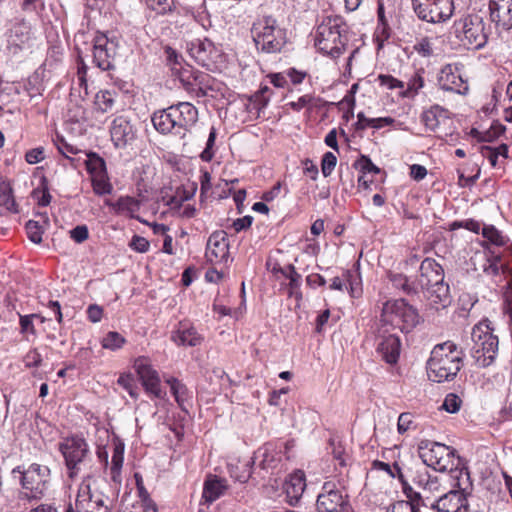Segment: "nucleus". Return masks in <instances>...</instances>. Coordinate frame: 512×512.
<instances>
[{
    "label": "nucleus",
    "mask_w": 512,
    "mask_h": 512,
    "mask_svg": "<svg viewBox=\"0 0 512 512\" xmlns=\"http://www.w3.org/2000/svg\"><path fill=\"white\" fill-rule=\"evenodd\" d=\"M418 453L423 466L431 467L438 472H449L452 486L462 490L472 488L470 472L454 448L425 439L419 443Z\"/></svg>",
    "instance_id": "f257e3e1"
},
{
    "label": "nucleus",
    "mask_w": 512,
    "mask_h": 512,
    "mask_svg": "<svg viewBox=\"0 0 512 512\" xmlns=\"http://www.w3.org/2000/svg\"><path fill=\"white\" fill-rule=\"evenodd\" d=\"M198 121V110L190 102H178L155 111L151 122L155 130L164 136L171 135L185 139Z\"/></svg>",
    "instance_id": "f03ea898"
},
{
    "label": "nucleus",
    "mask_w": 512,
    "mask_h": 512,
    "mask_svg": "<svg viewBox=\"0 0 512 512\" xmlns=\"http://www.w3.org/2000/svg\"><path fill=\"white\" fill-rule=\"evenodd\" d=\"M463 352L452 341L436 345L427 361L428 376L432 381L454 379L463 364Z\"/></svg>",
    "instance_id": "7ed1b4c3"
},
{
    "label": "nucleus",
    "mask_w": 512,
    "mask_h": 512,
    "mask_svg": "<svg viewBox=\"0 0 512 512\" xmlns=\"http://www.w3.org/2000/svg\"><path fill=\"white\" fill-rule=\"evenodd\" d=\"M348 41V25L342 16H327L317 27L315 46L323 54L338 58Z\"/></svg>",
    "instance_id": "20e7f679"
},
{
    "label": "nucleus",
    "mask_w": 512,
    "mask_h": 512,
    "mask_svg": "<svg viewBox=\"0 0 512 512\" xmlns=\"http://www.w3.org/2000/svg\"><path fill=\"white\" fill-rule=\"evenodd\" d=\"M473 345L470 355L474 364L479 368L492 365L499 350V338L495 334V328L489 319H483L472 328Z\"/></svg>",
    "instance_id": "39448f33"
},
{
    "label": "nucleus",
    "mask_w": 512,
    "mask_h": 512,
    "mask_svg": "<svg viewBox=\"0 0 512 512\" xmlns=\"http://www.w3.org/2000/svg\"><path fill=\"white\" fill-rule=\"evenodd\" d=\"M12 476L22 487V496L28 500H40L49 490L51 484V470L47 465L32 463L17 466L12 470Z\"/></svg>",
    "instance_id": "423d86ee"
},
{
    "label": "nucleus",
    "mask_w": 512,
    "mask_h": 512,
    "mask_svg": "<svg viewBox=\"0 0 512 512\" xmlns=\"http://www.w3.org/2000/svg\"><path fill=\"white\" fill-rule=\"evenodd\" d=\"M418 289L427 292V297L434 303L449 302V285L444 281L443 267L432 258H425L420 265L416 279Z\"/></svg>",
    "instance_id": "0eeeda50"
},
{
    "label": "nucleus",
    "mask_w": 512,
    "mask_h": 512,
    "mask_svg": "<svg viewBox=\"0 0 512 512\" xmlns=\"http://www.w3.org/2000/svg\"><path fill=\"white\" fill-rule=\"evenodd\" d=\"M251 33L257 49L265 53H279L287 42L286 30L271 16L254 22Z\"/></svg>",
    "instance_id": "6e6552de"
},
{
    "label": "nucleus",
    "mask_w": 512,
    "mask_h": 512,
    "mask_svg": "<svg viewBox=\"0 0 512 512\" xmlns=\"http://www.w3.org/2000/svg\"><path fill=\"white\" fill-rule=\"evenodd\" d=\"M420 320L417 309L405 299L400 298L384 303L380 321L383 326L389 325L399 328L403 333H408L420 323Z\"/></svg>",
    "instance_id": "1a4fd4ad"
},
{
    "label": "nucleus",
    "mask_w": 512,
    "mask_h": 512,
    "mask_svg": "<svg viewBox=\"0 0 512 512\" xmlns=\"http://www.w3.org/2000/svg\"><path fill=\"white\" fill-rule=\"evenodd\" d=\"M58 449L64 458L69 477H76L82 464L90 457L87 441L80 435H72L59 442Z\"/></svg>",
    "instance_id": "9d476101"
},
{
    "label": "nucleus",
    "mask_w": 512,
    "mask_h": 512,
    "mask_svg": "<svg viewBox=\"0 0 512 512\" xmlns=\"http://www.w3.org/2000/svg\"><path fill=\"white\" fill-rule=\"evenodd\" d=\"M456 36L464 43L474 49L483 48L488 40V33L485 30V22L478 14H469L454 24Z\"/></svg>",
    "instance_id": "9b49d317"
},
{
    "label": "nucleus",
    "mask_w": 512,
    "mask_h": 512,
    "mask_svg": "<svg viewBox=\"0 0 512 512\" xmlns=\"http://www.w3.org/2000/svg\"><path fill=\"white\" fill-rule=\"evenodd\" d=\"M92 63L101 71L114 70L118 40L114 35L97 31L92 39Z\"/></svg>",
    "instance_id": "f8f14e48"
},
{
    "label": "nucleus",
    "mask_w": 512,
    "mask_h": 512,
    "mask_svg": "<svg viewBox=\"0 0 512 512\" xmlns=\"http://www.w3.org/2000/svg\"><path fill=\"white\" fill-rule=\"evenodd\" d=\"M411 2L416 16L432 24L446 22L455 10L453 0H411Z\"/></svg>",
    "instance_id": "ddd939ff"
},
{
    "label": "nucleus",
    "mask_w": 512,
    "mask_h": 512,
    "mask_svg": "<svg viewBox=\"0 0 512 512\" xmlns=\"http://www.w3.org/2000/svg\"><path fill=\"white\" fill-rule=\"evenodd\" d=\"M112 501L99 485L82 484L75 500V512H110Z\"/></svg>",
    "instance_id": "4468645a"
},
{
    "label": "nucleus",
    "mask_w": 512,
    "mask_h": 512,
    "mask_svg": "<svg viewBox=\"0 0 512 512\" xmlns=\"http://www.w3.org/2000/svg\"><path fill=\"white\" fill-rule=\"evenodd\" d=\"M180 82L185 91L196 98L213 97L212 93L217 91L215 78L199 70H184Z\"/></svg>",
    "instance_id": "2eb2a0df"
},
{
    "label": "nucleus",
    "mask_w": 512,
    "mask_h": 512,
    "mask_svg": "<svg viewBox=\"0 0 512 512\" xmlns=\"http://www.w3.org/2000/svg\"><path fill=\"white\" fill-rule=\"evenodd\" d=\"M350 508L348 495L336 483L324 482L321 492L317 496V512H348Z\"/></svg>",
    "instance_id": "dca6fc26"
},
{
    "label": "nucleus",
    "mask_w": 512,
    "mask_h": 512,
    "mask_svg": "<svg viewBox=\"0 0 512 512\" xmlns=\"http://www.w3.org/2000/svg\"><path fill=\"white\" fill-rule=\"evenodd\" d=\"M470 490H462L453 486V489L443 493L437 500L429 503V508L436 512H470L468 496Z\"/></svg>",
    "instance_id": "f3484780"
},
{
    "label": "nucleus",
    "mask_w": 512,
    "mask_h": 512,
    "mask_svg": "<svg viewBox=\"0 0 512 512\" xmlns=\"http://www.w3.org/2000/svg\"><path fill=\"white\" fill-rule=\"evenodd\" d=\"M146 393L155 398L163 399L166 393L161 389V380L158 372L145 357H138L133 365Z\"/></svg>",
    "instance_id": "a211bd4d"
},
{
    "label": "nucleus",
    "mask_w": 512,
    "mask_h": 512,
    "mask_svg": "<svg viewBox=\"0 0 512 512\" xmlns=\"http://www.w3.org/2000/svg\"><path fill=\"white\" fill-rule=\"evenodd\" d=\"M438 84L442 90L460 95H466L469 90L466 80L462 77L461 68L456 63H449L442 67L438 77Z\"/></svg>",
    "instance_id": "6ab92c4d"
},
{
    "label": "nucleus",
    "mask_w": 512,
    "mask_h": 512,
    "mask_svg": "<svg viewBox=\"0 0 512 512\" xmlns=\"http://www.w3.org/2000/svg\"><path fill=\"white\" fill-rule=\"evenodd\" d=\"M228 235L223 230L214 231L208 238L205 257L211 264L227 263L229 260Z\"/></svg>",
    "instance_id": "aec40b11"
},
{
    "label": "nucleus",
    "mask_w": 512,
    "mask_h": 512,
    "mask_svg": "<svg viewBox=\"0 0 512 512\" xmlns=\"http://www.w3.org/2000/svg\"><path fill=\"white\" fill-rule=\"evenodd\" d=\"M110 137L116 148L124 149L135 141L137 129L130 119L121 115L113 119L110 126Z\"/></svg>",
    "instance_id": "412c9836"
},
{
    "label": "nucleus",
    "mask_w": 512,
    "mask_h": 512,
    "mask_svg": "<svg viewBox=\"0 0 512 512\" xmlns=\"http://www.w3.org/2000/svg\"><path fill=\"white\" fill-rule=\"evenodd\" d=\"M489 12L498 33L512 29V0H490Z\"/></svg>",
    "instance_id": "4be33fe9"
},
{
    "label": "nucleus",
    "mask_w": 512,
    "mask_h": 512,
    "mask_svg": "<svg viewBox=\"0 0 512 512\" xmlns=\"http://www.w3.org/2000/svg\"><path fill=\"white\" fill-rule=\"evenodd\" d=\"M412 482L421 488L425 493L434 495L444 491L442 488L441 479L431 474L427 467L420 466L416 468L411 476Z\"/></svg>",
    "instance_id": "5701e85b"
},
{
    "label": "nucleus",
    "mask_w": 512,
    "mask_h": 512,
    "mask_svg": "<svg viewBox=\"0 0 512 512\" xmlns=\"http://www.w3.org/2000/svg\"><path fill=\"white\" fill-rule=\"evenodd\" d=\"M306 488V478L303 471L298 470L290 474L285 480L283 489L287 502L295 506L299 503Z\"/></svg>",
    "instance_id": "b1692460"
},
{
    "label": "nucleus",
    "mask_w": 512,
    "mask_h": 512,
    "mask_svg": "<svg viewBox=\"0 0 512 512\" xmlns=\"http://www.w3.org/2000/svg\"><path fill=\"white\" fill-rule=\"evenodd\" d=\"M190 56L201 66L209 67L216 53L214 44L208 39H196L188 45Z\"/></svg>",
    "instance_id": "393cba45"
},
{
    "label": "nucleus",
    "mask_w": 512,
    "mask_h": 512,
    "mask_svg": "<svg viewBox=\"0 0 512 512\" xmlns=\"http://www.w3.org/2000/svg\"><path fill=\"white\" fill-rule=\"evenodd\" d=\"M376 350L386 363L396 364L400 356L401 340L395 334L381 336Z\"/></svg>",
    "instance_id": "a878e982"
},
{
    "label": "nucleus",
    "mask_w": 512,
    "mask_h": 512,
    "mask_svg": "<svg viewBox=\"0 0 512 512\" xmlns=\"http://www.w3.org/2000/svg\"><path fill=\"white\" fill-rule=\"evenodd\" d=\"M227 489L226 479L209 474L204 481L202 497L206 502L212 503L220 498Z\"/></svg>",
    "instance_id": "bb28decb"
},
{
    "label": "nucleus",
    "mask_w": 512,
    "mask_h": 512,
    "mask_svg": "<svg viewBox=\"0 0 512 512\" xmlns=\"http://www.w3.org/2000/svg\"><path fill=\"white\" fill-rule=\"evenodd\" d=\"M104 204L111 208L115 214H128L130 218H136L135 213L140 210V201L131 196H121L117 201L106 199Z\"/></svg>",
    "instance_id": "cd10ccee"
},
{
    "label": "nucleus",
    "mask_w": 512,
    "mask_h": 512,
    "mask_svg": "<svg viewBox=\"0 0 512 512\" xmlns=\"http://www.w3.org/2000/svg\"><path fill=\"white\" fill-rule=\"evenodd\" d=\"M172 341L177 345L195 347L202 343L203 337L194 327L180 325L171 336Z\"/></svg>",
    "instance_id": "c85d7f7f"
},
{
    "label": "nucleus",
    "mask_w": 512,
    "mask_h": 512,
    "mask_svg": "<svg viewBox=\"0 0 512 512\" xmlns=\"http://www.w3.org/2000/svg\"><path fill=\"white\" fill-rule=\"evenodd\" d=\"M38 220H29L26 225V233L29 240L35 244L42 242L43 233L49 228L50 220L46 212L37 214Z\"/></svg>",
    "instance_id": "c756f323"
},
{
    "label": "nucleus",
    "mask_w": 512,
    "mask_h": 512,
    "mask_svg": "<svg viewBox=\"0 0 512 512\" xmlns=\"http://www.w3.org/2000/svg\"><path fill=\"white\" fill-rule=\"evenodd\" d=\"M166 382L170 385L171 392L180 409L188 413V409L192 405V394L189 389L176 378H169Z\"/></svg>",
    "instance_id": "7c9ffc66"
},
{
    "label": "nucleus",
    "mask_w": 512,
    "mask_h": 512,
    "mask_svg": "<svg viewBox=\"0 0 512 512\" xmlns=\"http://www.w3.org/2000/svg\"><path fill=\"white\" fill-rule=\"evenodd\" d=\"M274 272L281 273L284 277L289 279V296L295 297L296 299H301L302 294L300 292L301 286V275L296 271V268L293 264L287 265L285 268L282 267H274Z\"/></svg>",
    "instance_id": "2f4dec72"
},
{
    "label": "nucleus",
    "mask_w": 512,
    "mask_h": 512,
    "mask_svg": "<svg viewBox=\"0 0 512 512\" xmlns=\"http://www.w3.org/2000/svg\"><path fill=\"white\" fill-rule=\"evenodd\" d=\"M118 96L119 95L116 91L100 90L94 97V110L97 113L102 114L111 112L114 108Z\"/></svg>",
    "instance_id": "473e14b6"
},
{
    "label": "nucleus",
    "mask_w": 512,
    "mask_h": 512,
    "mask_svg": "<svg viewBox=\"0 0 512 512\" xmlns=\"http://www.w3.org/2000/svg\"><path fill=\"white\" fill-rule=\"evenodd\" d=\"M253 467L254 458H250L243 463L239 461L237 464L229 465V474L233 479L244 484L251 478Z\"/></svg>",
    "instance_id": "72a5a7b5"
},
{
    "label": "nucleus",
    "mask_w": 512,
    "mask_h": 512,
    "mask_svg": "<svg viewBox=\"0 0 512 512\" xmlns=\"http://www.w3.org/2000/svg\"><path fill=\"white\" fill-rule=\"evenodd\" d=\"M124 443L117 441L113 445V453L111 460V479L114 483L120 484V471L124 461Z\"/></svg>",
    "instance_id": "f704fd0d"
},
{
    "label": "nucleus",
    "mask_w": 512,
    "mask_h": 512,
    "mask_svg": "<svg viewBox=\"0 0 512 512\" xmlns=\"http://www.w3.org/2000/svg\"><path fill=\"white\" fill-rule=\"evenodd\" d=\"M397 468L399 473V478L403 484V493L408 498L406 502H410L415 507L419 508L420 506L429 507L430 498L428 496H422L421 493L415 491L404 479L403 475L400 473V468L397 464L394 465Z\"/></svg>",
    "instance_id": "c9c22d12"
},
{
    "label": "nucleus",
    "mask_w": 512,
    "mask_h": 512,
    "mask_svg": "<svg viewBox=\"0 0 512 512\" xmlns=\"http://www.w3.org/2000/svg\"><path fill=\"white\" fill-rule=\"evenodd\" d=\"M389 280L394 288L402 290L406 295H415L419 292L416 280L411 282L409 278L402 273H390Z\"/></svg>",
    "instance_id": "e433bc0d"
},
{
    "label": "nucleus",
    "mask_w": 512,
    "mask_h": 512,
    "mask_svg": "<svg viewBox=\"0 0 512 512\" xmlns=\"http://www.w3.org/2000/svg\"><path fill=\"white\" fill-rule=\"evenodd\" d=\"M391 117L367 118L363 112L357 114V122L355 123L356 130H364L367 126L375 129H380L384 126H389L394 123Z\"/></svg>",
    "instance_id": "4c0bfd02"
},
{
    "label": "nucleus",
    "mask_w": 512,
    "mask_h": 512,
    "mask_svg": "<svg viewBox=\"0 0 512 512\" xmlns=\"http://www.w3.org/2000/svg\"><path fill=\"white\" fill-rule=\"evenodd\" d=\"M17 213V204L12 194V189L7 184H0V215Z\"/></svg>",
    "instance_id": "58836bf2"
},
{
    "label": "nucleus",
    "mask_w": 512,
    "mask_h": 512,
    "mask_svg": "<svg viewBox=\"0 0 512 512\" xmlns=\"http://www.w3.org/2000/svg\"><path fill=\"white\" fill-rule=\"evenodd\" d=\"M252 458H254V462L256 461V459L261 458L259 462V467L261 469L275 467L276 462L278 461L275 458L273 446L269 443L265 444L263 447H260L257 451H255Z\"/></svg>",
    "instance_id": "ea45409f"
},
{
    "label": "nucleus",
    "mask_w": 512,
    "mask_h": 512,
    "mask_svg": "<svg viewBox=\"0 0 512 512\" xmlns=\"http://www.w3.org/2000/svg\"><path fill=\"white\" fill-rule=\"evenodd\" d=\"M425 70L423 68L416 70L413 75L409 78L407 83V89L404 90L401 95L407 98H413L418 94L419 90L424 87Z\"/></svg>",
    "instance_id": "a19ab883"
},
{
    "label": "nucleus",
    "mask_w": 512,
    "mask_h": 512,
    "mask_svg": "<svg viewBox=\"0 0 512 512\" xmlns=\"http://www.w3.org/2000/svg\"><path fill=\"white\" fill-rule=\"evenodd\" d=\"M85 166L91 177L101 175L107 172L105 160L94 152H90L87 154Z\"/></svg>",
    "instance_id": "79ce46f5"
},
{
    "label": "nucleus",
    "mask_w": 512,
    "mask_h": 512,
    "mask_svg": "<svg viewBox=\"0 0 512 512\" xmlns=\"http://www.w3.org/2000/svg\"><path fill=\"white\" fill-rule=\"evenodd\" d=\"M92 187L94 193L99 196L111 194L113 191L107 172L92 177Z\"/></svg>",
    "instance_id": "37998d69"
},
{
    "label": "nucleus",
    "mask_w": 512,
    "mask_h": 512,
    "mask_svg": "<svg viewBox=\"0 0 512 512\" xmlns=\"http://www.w3.org/2000/svg\"><path fill=\"white\" fill-rule=\"evenodd\" d=\"M322 99L319 97H315L312 94H305L300 96L296 101H291L287 104L293 111L299 112L303 108H308L311 110L313 107L318 106V102H321Z\"/></svg>",
    "instance_id": "c03bdc74"
},
{
    "label": "nucleus",
    "mask_w": 512,
    "mask_h": 512,
    "mask_svg": "<svg viewBox=\"0 0 512 512\" xmlns=\"http://www.w3.org/2000/svg\"><path fill=\"white\" fill-rule=\"evenodd\" d=\"M126 343V339L116 331H109L101 340L104 349L111 351L119 350Z\"/></svg>",
    "instance_id": "a18cd8bd"
},
{
    "label": "nucleus",
    "mask_w": 512,
    "mask_h": 512,
    "mask_svg": "<svg viewBox=\"0 0 512 512\" xmlns=\"http://www.w3.org/2000/svg\"><path fill=\"white\" fill-rule=\"evenodd\" d=\"M440 112H442V109L438 105H435L422 113L421 120L427 129L431 131L436 130L439 126L438 113Z\"/></svg>",
    "instance_id": "49530a36"
},
{
    "label": "nucleus",
    "mask_w": 512,
    "mask_h": 512,
    "mask_svg": "<svg viewBox=\"0 0 512 512\" xmlns=\"http://www.w3.org/2000/svg\"><path fill=\"white\" fill-rule=\"evenodd\" d=\"M117 384L125 389L131 398L137 400L139 397L138 387L134 377L130 373H122L117 379Z\"/></svg>",
    "instance_id": "de8ad7c7"
},
{
    "label": "nucleus",
    "mask_w": 512,
    "mask_h": 512,
    "mask_svg": "<svg viewBox=\"0 0 512 512\" xmlns=\"http://www.w3.org/2000/svg\"><path fill=\"white\" fill-rule=\"evenodd\" d=\"M482 235L492 244L497 246H504L508 241V239L493 225H484L482 228Z\"/></svg>",
    "instance_id": "09e8293b"
},
{
    "label": "nucleus",
    "mask_w": 512,
    "mask_h": 512,
    "mask_svg": "<svg viewBox=\"0 0 512 512\" xmlns=\"http://www.w3.org/2000/svg\"><path fill=\"white\" fill-rule=\"evenodd\" d=\"M217 137V130L214 126L210 128L205 149L201 152L200 158L204 162H210L214 157L213 147Z\"/></svg>",
    "instance_id": "8fccbe9b"
},
{
    "label": "nucleus",
    "mask_w": 512,
    "mask_h": 512,
    "mask_svg": "<svg viewBox=\"0 0 512 512\" xmlns=\"http://www.w3.org/2000/svg\"><path fill=\"white\" fill-rule=\"evenodd\" d=\"M414 51H416L420 56L428 58L431 57L434 53L433 44L431 39L428 37H422L416 41L413 46Z\"/></svg>",
    "instance_id": "3c124183"
},
{
    "label": "nucleus",
    "mask_w": 512,
    "mask_h": 512,
    "mask_svg": "<svg viewBox=\"0 0 512 512\" xmlns=\"http://www.w3.org/2000/svg\"><path fill=\"white\" fill-rule=\"evenodd\" d=\"M416 423L413 420V415L409 412L401 413L398 417L397 430L399 434H404L409 430L416 429Z\"/></svg>",
    "instance_id": "603ef678"
},
{
    "label": "nucleus",
    "mask_w": 512,
    "mask_h": 512,
    "mask_svg": "<svg viewBox=\"0 0 512 512\" xmlns=\"http://www.w3.org/2000/svg\"><path fill=\"white\" fill-rule=\"evenodd\" d=\"M355 167L358 168L363 174L366 173H380V168L377 167L368 156L361 155V157L355 162Z\"/></svg>",
    "instance_id": "864d4df0"
},
{
    "label": "nucleus",
    "mask_w": 512,
    "mask_h": 512,
    "mask_svg": "<svg viewBox=\"0 0 512 512\" xmlns=\"http://www.w3.org/2000/svg\"><path fill=\"white\" fill-rule=\"evenodd\" d=\"M337 158L332 152H326L321 160V171L324 177L331 175L332 171L336 167Z\"/></svg>",
    "instance_id": "5fc2aeb1"
},
{
    "label": "nucleus",
    "mask_w": 512,
    "mask_h": 512,
    "mask_svg": "<svg viewBox=\"0 0 512 512\" xmlns=\"http://www.w3.org/2000/svg\"><path fill=\"white\" fill-rule=\"evenodd\" d=\"M461 403L462 401L459 396L454 393H449L446 395L441 407L448 413H456L459 411Z\"/></svg>",
    "instance_id": "6e6d98bb"
},
{
    "label": "nucleus",
    "mask_w": 512,
    "mask_h": 512,
    "mask_svg": "<svg viewBox=\"0 0 512 512\" xmlns=\"http://www.w3.org/2000/svg\"><path fill=\"white\" fill-rule=\"evenodd\" d=\"M329 444L332 449L331 453H332L334 459L339 461L340 466H345L346 465V453H345V448L343 447L341 442L336 441L335 439H331Z\"/></svg>",
    "instance_id": "4d7b16f0"
},
{
    "label": "nucleus",
    "mask_w": 512,
    "mask_h": 512,
    "mask_svg": "<svg viewBox=\"0 0 512 512\" xmlns=\"http://www.w3.org/2000/svg\"><path fill=\"white\" fill-rule=\"evenodd\" d=\"M30 26L25 20L16 23L12 29V36L16 37L20 42H25L29 38Z\"/></svg>",
    "instance_id": "13d9d810"
},
{
    "label": "nucleus",
    "mask_w": 512,
    "mask_h": 512,
    "mask_svg": "<svg viewBox=\"0 0 512 512\" xmlns=\"http://www.w3.org/2000/svg\"><path fill=\"white\" fill-rule=\"evenodd\" d=\"M34 317H38V314L20 315L19 324L22 334L30 333L35 335L36 330L33 324Z\"/></svg>",
    "instance_id": "bf43d9fd"
},
{
    "label": "nucleus",
    "mask_w": 512,
    "mask_h": 512,
    "mask_svg": "<svg viewBox=\"0 0 512 512\" xmlns=\"http://www.w3.org/2000/svg\"><path fill=\"white\" fill-rule=\"evenodd\" d=\"M129 247L138 253H146L149 251L150 243L146 238L134 235L129 243Z\"/></svg>",
    "instance_id": "052dcab7"
},
{
    "label": "nucleus",
    "mask_w": 512,
    "mask_h": 512,
    "mask_svg": "<svg viewBox=\"0 0 512 512\" xmlns=\"http://www.w3.org/2000/svg\"><path fill=\"white\" fill-rule=\"evenodd\" d=\"M377 80L381 86H384L389 90L404 87V82L396 79L392 75L380 74L378 75Z\"/></svg>",
    "instance_id": "680f3d73"
},
{
    "label": "nucleus",
    "mask_w": 512,
    "mask_h": 512,
    "mask_svg": "<svg viewBox=\"0 0 512 512\" xmlns=\"http://www.w3.org/2000/svg\"><path fill=\"white\" fill-rule=\"evenodd\" d=\"M71 239L80 244L86 241L89 237V230L86 225H77L69 231Z\"/></svg>",
    "instance_id": "e2e57ef3"
},
{
    "label": "nucleus",
    "mask_w": 512,
    "mask_h": 512,
    "mask_svg": "<svg viewBox=\"0 0 512 512\" xmlns=\"http://www.w3.org/2000/svg\"><path fill=\"white\" fill-rule=\"evenodd\" d=\"M24 364L27 368L39 367L42 364V356L37 349H32L24 357Z\"/></svg>",
    "instance_id": "0e129e2a"
},
{
    "label": "nucleus",
    "mask_w": 512,
    "mask_h": 512,
    "mask_svg": "<svg viewBox=\"0 0 512 512\" xmlns=\"http://www.w3.org/2000/svg\"><path fill=\"white\" fill-rule=\"evenodd\" d=\"M55 145L57 146L58 151L65 156L68 157V153L76 154L78 152L77 148L73 145L69 144L63 137L57 136L55 140Z\"/></svg>",
    "instance_id": "69168bd1"
},
{
    "label": "nucleus",
    "mask_w": 512,
    "mask_h": 512,
    "mask_svg": "<svg viewBox=\"0 0 512 512\" xmlns=\"http://www.w3.org/2000/svg\"><path fill=\"white\" fill-rule=\"evenodd\" d=\"M387 512H420V510L410 502L401 500L393 503L388 508Z\"/></svg>",
    "instance_id": "338daca9"
},
{
    "label": "nucleus",
    "mask_w": 512,
    "mask_h": 512,
    "mask_svg": "<svg viewBox=\"0 0 512 512\" xmlns=\"http://www.w3.org/2000/svg\"><path fill=\"white\" fill-rule=\"evenodd\" d=\"M147 6L159 14L171 10L170 0H146Z\"/></svg>",
    "instance_id": "774afa93"
}]
</instances>
